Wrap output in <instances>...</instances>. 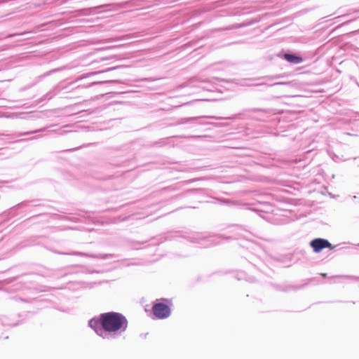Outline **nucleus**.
I'll return each instance as SVG.
<instances>
[{
  "instance_id": "9b49d317",
  "label": "nucleus",
  "mask_w": 359,
  "mask_h": 359,
  "mask_svg": "<svg viewBox=\"0 0 359 359\" xmlns=\"http://www.w3.org/2000/svg\"><path fill=\"white\" fill-rule=\"evenodd\" d=\"M27 287L24 285V283H22L21 281L16 282L15 284L9 286L7 288V290L9 292H18V291H22L25 288H27Z\"/></svg>"
},
{
  "instance_id": "c85d7f7f",
  "label": "nucleus",
  "mask_w": 359,
  "mask_h": 359,
  "mask_svg": "<svg viewBox=\"0 0 359 359\" xmlns=\"http://www.w3.org/2000/svg\"><path fill=\"white\" fill-rule=\"evenodd\" d=\"M196 180H190V182H194ZM189 182V181H183V182H181V184H188Z\"/></svg>"
},
{
  "instance_id": "bb28decb",
  "label": "nucleus",
  "mask_w": 359,
  "mask_h": 359,
  "mask_svg": "<svg viewBox=\"0 0 359 359\" xmlns=\"http://www.w3.org/2000/svg\"><path fill=\"white\" fill-rule=\"evenodd\" d=\"M35 138H36L35 137H33L28 138V139H20V140H17L16 142H21L29 140H34Z\"/></svg>"
},
{
  "instance_id": "a878e982",
  "label": "nucleus",
  "mask_w": 359,
  "mask_h": 359,
  "mask_svg": "<svg viewBox=\"0 0 359 359\" xmlns=\"http://www.w3.org/2000/svg\"><path fill=\"white\" fill-rule=\"evenodd\" d=\"M289 83H290L289 82H285V81L276 82V83H274L273 84L270 85V86H276V85H288Z\"/></svg>"
},
{
  "instance_id": "4be33fe9",
  "label": "nucleus",
  "mask_w": 359,
  "mask_h": 359,
  "mask_svg": "<svg viewBox=\"0 0 359 359\" xmlns=\"http://www.w3.org/2000/svg\"><path fill=\"white\" fill-rule=\"evenodd\" d=\"M32 32H20V33H15V34L9 35L8 37H14V36H24L29 33H32Z\"/></svg>"
},
{
  "instance_id": "7ed1b4c3",
  "label": "nucleus",
  "mask_w": 359,
  "mask_h": 359,
  "mask_svg": "<svg viewBox=\"0 0 359 359\" xmlns=\"http://www.w3.org/2000/svg\"><path fill=\"white\" fill-rule=\"evenodd\" d=\"M182 240L196 244L201 248H210L222 243V241L232 239L231 236L224 235L204 234L203 233L194 231H184L181 230V243Z\"/></svg>"
},
{
  "instance_id": "20e7f679",
  "label": "nucleus",
  "mask_w": 359,
  "mask_h": 359,
  "mask_svg": "<svg viewBox=\"0 0 359 359\" xmlns=\"http://www.w3.org/2000/svg\"><path fill=\"white\" fill-rule=\"evenodd\" d=\"M222 81L217 77H212L208 79H197L191 78L185 82H181V89L187 87L201 88L206 91L214 92L217 90V82Z\"/></svg>"
},
{
  "instance_id": "4468645a",
  "label": "nucleus",
  "mask_w": 359,
  "mask_h": 359,
  "mask_svg": "<svg viewBox=\"0 0 359 359\" xmlns=\"http://www.w3.org/2000/svg\"><path fill=\"white\" fill-rule=\"evenodd\" d=\"M41 131H45V128H41V129H39V130L27 131V132H25V133H15L14 135V136L17 137H20L28 135L35 134V133H37L41 132Z\"/></svg>"
},
{
  "instance_id": "c756f323",
  "label": "nucleus",
  "mask_w": 359,
  "mask_h": 359,
  "mask_svg": "<svg viewBox=\"0 0 359 359\" xmlns=\"http://www.w3.org/2000/svg\"><path fill=\"white\" fill-rule=\"evenodd\" d=\"M196 208V206L189 205V206L181 207V209H182V208Z\"/></svg>"
},
{
  "instance_id": "473e14b6",
  "label": "nucleus",
  "mask_w": 359,
  "mask_h": 359,
  "mask_svg": "<svg viewBox=\"0 0 359 359\" xmlns=\"http://www.w3.org/2000/svg\"><path fill=\"white\" fill-rule=\"evenodd\" d=\"M16 325H17V323H8V325H9V326H15Z\"/></svg>"
},
{
  "instance_id": "9d476101",
  "label": "nucleus",
  "mask_w": 359,
  "mask_h": 359,
  "mask_svg": "<svg viewBox=\"0 0 359 359\" xmlns=\"http://www.w3.org/2000/svg\"><path fill=\"white\" fill-rule=\"evenodd\" d=\"M203 192V189H193L184 191L183 192H181V198H186L190 196H193L196 198H198V195L200 194H202Z\"/></svg>"
},
{
  "instance_id": "f704fd0d",
  "label": "nucleus",
  "mask_w": 359,
  "mask_h": 359,
  "mask_svg": "<svg viewBox=\"0 0 359 359\" xmlns=\"http://www.w3.org/2000/svg\"><path fill=\"white\" fill-rule=\"evenodd\" d=\"M116 81H112V80H110V81H108L107 82H116Z\"/></svg>"
},
{
  "instance_id": "aec40b11",
  "label": "nucleus",
  "mask_w": 359,
  "mask_h": 359,
  "mask_svg": "<svg viewBox=\"0 0 359 359\" xmlns=\"http://www.w3.org/2000/svg\"><path fill=\"white\" fill-rule=\"evenodd\" d=\"M193 44H195V43L191 41V42H187L186 43L181 45V46H180L181 51L187 49L189 47L192 46Z\"/></svg>"
},
{
  "instance_id": "f3484780",
  "label": "nucleus",
  "mask_w": 359,
  "mask_h": 359,
  "mask_svg": "<svg viewBox=\"0 0 359 359\" xmlns=\"http://www.w3.org/2000/svg\"><path fill=\"white\" fill-rule=\"evenodd\" d=\"M332 278H344V279H348V280H359L358 276H350V275H343V276H334Z\"/></svg>"
},
{
  "instance_id": "6ab92c4d",
  "label": "nucleus",
  "mask_w": 359,
  "mask_h": 359,
  "mask_svg": "<svg viewBox=\"0 0 359 359\" xmlns=\"http://www.w3.org/2000/svg\"><path fill=\"white\" fill-rule=\"evenodd\" d=\"M304 285H297V286L289 285V286H287L283 290L284 291H288L290 290H300V289L303 288L304 287Z\"/></svg>"
},
{
  "instance_id": "7c9ffc66",
  "label": "nucleus",
  "mask_w": 359,
  "mask_h": 359,
  "mask_svg": "<svg viewBox=\"0 0 359 359\" xmlns=\"http://www.w3.org/2000/svg\"><path fill=\"white\" fill-rule=\"evenodd\" d=\"M320 275L323 278H327V274L326 273H322Z\"/></svg>"
},
{
  "instance_id": "2eb2a0df",
  "label": "nucleus",
  "mask_w": 359,
  "mask_h": 359,
  "mask_svg": "<svg viewBox=\"0 0 359 359\" xmlns=\"http://www.w3.org/2000/svg\"><path fill=\"white\" fill-rule=\"evenodd\" d=\"M203 100H201V99H194L191 101H182L181 100L180 106H181V107H183L189 106V105H194V104H197L198 102L203 101Z\"/></svg>"
},
{
  "instance_id": "423d86ee",
  "label": "nucleus",
  "mask_w": 359,
  "mask_h": 359,
  "mask_svg": "<svg viewBox=\"0 0 359 359\" xmlns=\"http://www.w3.org/2000/svg\"><path fill=\"white\" fill-rule=\"evenodd\" d=\"M309 245L315 253H319L325 248L333 250L335 248L327 239L323 238L311 240Z\"/></svg>"
},
{
  "instance_id": "a211bd4d",
  "label": "nucleus",
  "mask_w": 359,
  "mask_h": 359,
  "mask_svg": "<svg viewBox=\"0 0 359 359\" xmlns=\"http://www.w3.org/2000/svg\"><path fill=\"white\" fill-rule=\"evenodd\" d=\"M212 126H215L217 128H224L228 127L230 126V124L227 122H218V123H213L212 122Z\"/></svg>"
},
{
  "instance_id": "ddd939ff",
  "label": "nucleus",
  "mask_w": 359,
  "mask_h": 359,
  "mask_svg": "<svg viewBox=\"0 0 359 359\" xmlns=\"http://www.w3.org/2000/svg\"><path fill=\"white\" fill-rule=\"evenodd\" d=\"M236 278L238 280H242V279H245L248 282H250V283H254L255 282V278L252 276H246V274L243 272V271H241L238 273V276H236Z\"/></svg>"
},
{
  "instance_id": "6e6552de",
  "label": "nucleus",
  "mask_w": 359,
  "mask_h": 359,
  "mask_svg": "<svg viewBox=\"0 0 359 359\" xmlns=\"http://www.w3.org/2000/svg\"><path fill=\"white\" fill-rule=\"evenodd\" d=\"M57 253L58 254H64V255L82 256V257L96 258V259H107L112 258L114 257V255L113 254H91V253L77 252V251H73V252H67V253H62V252H57Z\"/></svg>"
},
{
  "instance_id": "c9c22d12",
  "label": "nucleus",
  "mask_w": 359,
  "mask_h": 359,
  "mask_svg": "<svg viewBox=\"0 0 359 359\" xmlns=\"http://www.w3.org/2000/svg\"><path fill=\"white\" fill-rule=\"evenodd\" d=\"M355 13H359V10H356V11H355Z\"/></svg>"
},
{
  "instance_id": "72a5a7b5",
  "label": "nucleus",
  "mask_w": 359,
  "mask_h": 359,
  "mask_svg": "<svg viewBox=\"0 0 359 359\" xmlns=\"http://www.w3.org/2000/svg\"><path fill=\"white\" fill-rule=\"evenodd\" d=\"M252 111H261V110L260 109H252Z\"/></svg>"
},
{
  "instance_id": "cd10ccee",
  "label": "nucleus",
  "mask_w": 359,
  "mask_h": 359,
  "mask_svg": "<svg viewBox=\"0 0 359 359\" xmlns=\"http://www.w3.org/2000/svg\"><path fill=\"white\" fill-rule=\"evenodd\" d=\"M95 84H96V83H95V82H93V83H90V84H89V85L84 86H83V88H88V87L92 86H93V85H95Z\"/></svg>"
},
{
  "instance_id": "b1692460",
  "label": "nucleus",
  "mask_w": 359,
  "mask_h": 359,
  "mask_svg": "<svg viewBox=\"0 0 359 359\" xmlns=\"http://www.w3.org/2000/svg\"><path fill=\"white\" fill-rule=\"evenodd\" d=\"M54 95L52 92H48L44 95V100H50Z\"/></svg>"
},
{
  "instance_id": "1a4fd4ad",
  "label": "nucleus",
  "mask_w": 359,
  "mask_h": 359,
  "mask_svg": "<svg viewBox=\"0 0 359 359\" xmlns=\"http://www.w3.org/2000/svg\"><path fill=\"white\" fill-rule=\"evenodd\" d=\"M278 55L291 64H300L304 61V58L301 55L292 53H282Z\"/></svg>"
},
{
  "instance_id": "f03ea898",
  "label": "nucleus",
  "mask_w": 359,
  "mask_h": 359,
  "mask_svg": "<svg viewBox=\"0 0 359 359\" xmlns=\"http://www.w3.org/2000/svg\"><path fill=\"white\" fill-rule=\"evenodd\" d=\"M242 114H235L230 116H198L181 118V138L203 139L209 137L204 133L211 130L212 123L206 119L235 120L241 118Z\"/></svg>"
},
{
  "instance_id": "412c9836",
  "label": "nucleus",
  "mask_w": 359,
  "mask_h": 359,
  "mask_svg": "<svg viewBox=\"0 0 359 359\" xmlns=\"http://www.w3.org/2000/svg\"><path fill=\"white\" fill-rule=\"evenodd\" d=\"M255 251H256L257 252L259 253V254H264V251L262 249V248L258 245H256V244H254L253 245V247L252 248Z\"/></svg>"
},
{
  "instance_id": "dca6fc26",
  "label": "nucleus",
  "mask_w": 359,
  "mask_h": 359,
  "mask_svg": "<svg viewBox=\"0 0 359 359\" xmlns=\"http://www.w3.org/2000/svg\"><path fill=\"white\" fill-rule=\"evenodd\" d=\"M283 76L282 74H278V75H275V76H264V77H262V78L259 79V80H264V81H273L275 79H280V78H283Z\"/></svg>"
},
{
  "instance_id": "e433bc0d",
  "label": "nucleus",
  "mask_w": 359,
  "mask_h": 359,
  "mask_svg": "<svg viewBox=\"0 0 359 359\" xmlns=\"http://www.w3.org/2000/svg\"><path fill=\"white\" fill-rule=\"evenodd\" d=\"M8 336L4 337V339H8Z\"/></svg>"
},
{
  "instance_id": "39448f33",
  "label": "nucleus",
  "mask_w": 359,
  "mask_h": 359,
  "mask_svg": "<svg viewBox=\"0 0 359 359\" xmlns=\"http://www.w3.org/2000/svg\"><path fill=\"white\" fill-rule=\"evenodd\" d=\"M167 299H156L152 306V313L156 319H165L168 318L171 313L170 306L168 304Z\"/></svg>"
},
{
  "instance_id": "4c0bfd02",
  "label": "nucleus",
  "mask_w": 359,
  "mask_h": 359,
  "mask_svg": "<svg viewBox=\"0 0 359 359\" xmlns=\"http://www.w3.org/2000/svg\"><path fill=\"white\" fill-rule=\"evenodd\" d=\"M356 245H357V246H359V243H358Z\"/></svg>"
},
{
  "instance_id": "393cba45",
  "label": "nucleus",
  "mask_w": 359,
  "mask_h": 359,
  "mask_svg": "<svg viewBox=\"0 0 359 359\" xmlns=\"http://www.w3.org/2000/svg\"><path fill=\"white\" fill-rule=\"evenodd\" d=\"M330 156L332 157V158L334 161H341V159L338 156H337L336 154H333L332 155L330 153Z\"/></svg>"
},
{
  "instance_id": "2f4dec72",
  "label": "nucleus",
  "mask_w": 359,
  "mask_h": 359,
  "mask_svg": "<svg viewBox=\"0 0 359 359\" xmlns=\"http://www.w3.org/2000/svg\"><path fill=\"white\" fill-rule=\"evenodd\" d=\"M262 84H264V81H262L261 83H257V84H252V86H259V85H262Z\"/></svg>"
},
{
  "instance_id": "f8f14e48",
  "label": "nucleus",
  "mask_w": 359,
  "mask_h": 359,
  "mask_svg": "<svg viewBox=\"0 0 359 359\" xmlns=\"http://www.w3.org/2000/svg\"><path fill=\"white\" fill-rule=\"evenodd\" d=\"M248 259L249 262L251 263L255 267L261 270L259 266L262 262L260 259V255H258L257 257H256L255 258L252 257V256H248Z\"/></svg>"
},
{
  "instance_id": "f257e3e1",
  "label": "nucleus",
  "mask_w": 359,
  "mask_h": 359,
  "mask_svg": "<svg viewBox=\"0 0 359 359\" xmlns=\"http://www.w3.org/2000/svg\"><path fill=\"white\" fill-rule=\"evenodd\" d=\"M88 325L102 339H111L126 331L128 321L123 313L109 311L91 318Z\"/></svg>"
},
{
  "instance_id": "5701e85b",
  "label": "nucleus",
  "mask_w": 359,
  "mask_h": 359,
  "mask_svg": "<svg viewBox=\"0 0 359 359\" xmlns=\"http://www.w3.org/2000/svg\"><path fill=\"white\" fill-rule=\"evenodd\" d=\"M12 299L15 301H21V302H28L27 299H26L23 297H19V296H15Z\"/></svg>"
},
{
  "instance_id": "0eeeda50",
  "label": "nucleus",
  "mask_w": 359,
  "mask_h": 359,
  "mask_svg": "<svg viewBox=\"0 0 359 359\" xmlns=\"http://www.w3.org/2000/svg\"><path fill=\"white\" fill-rule=\"evenodd\" d=\"M40 204L38 203V201L32 200V201H24L7 210V212L9 215H12V216H15L18 215L17 210L19 209L27 208H33L39 206Z\"/></svg>"
}]
</instances>
